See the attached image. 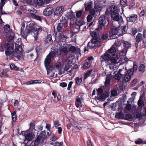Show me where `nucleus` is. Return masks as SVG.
I'll list each match as a JSON object with an SVG mask.
<instances>
[{"instance_id":"1","label":"nucleus","mask_w":146,"mask_h":146,"mask_svg":"<svg viewBox=\"0 0 146 146\" xmlns=\"http://www.w3.org/2000/svg\"><path fill=\"white\" fill-rule=\"evenodd\" d=\"M120 9L119 7L114 5L111 6L107 9L106 11V14L111 13V16L113 20L118 22L120 25L123 23V18L119 15Z\"/></svg>"},{"instance_id":"57","label":"nucleus","mask_w":146,"mask_h":146,"mask_svg":"<svg viewBox=\"0 0 146 146\" xmlns=\"http://www.w3.org/2000/svg\"><path fill=\"white\" fill-rule=\"evenodd\" d=\"M69 50L70 51L75 52L77 51V48L74 46H72L70 47Z\"/></svg>"},{"instance_id":"45","label":"nucleus","mask_w":146,"mask_h":146,"mask_svg":"<svg viewBox=\"0 0 146 146\" xmlns=\"http://www.w3.org/2000/svg\"><path fill=\"white\" fill-rule=\"evenodd\" d=\"M123 114L121 112H119L116 113L115 117L116 119H122L123 117Z\"/></svg>"},{"instance_id":"31","label":"nucleus","mask_w":146,"mask_h":146,"mask_svg":"<svg viewBox=\"0 0 146 146\" xmlns=\"http://www.w3.org/2000/svg\"><path fill=\"white\" fill-rule=\"evenodd\" d=\"M122 76H123L122 74L121 73H119V72H118L117 74L114 75V78L116 80H121Z\"/></svg>"},{"instance_id":"14","label":"nucleus","mask_w":146,"mask_h":146,"mask_svg":"<svg viewBox=\"0 0 146 146\" xmlns=\"http://www.w3.org/2000/svg\"><path fill=\"white\" fill-rule=\"evenodd\" d=\"M119 42L118 41H116L114 42V44L112 46L111 48L108 50V52L109 53H112L116 52V48L119 45Z\"/></svg>"},{"instance_id":"60","label":"nucleus","mask_w":146,"mask_h":146,"mask_svg":"<svg viewBox=\"0 0 146 146\" xmlns=\"http://www.w3.org/2000/svg\"><path fill=\"white\" fill-rule=\"evenodd\" d=\"M82 11L80 10L76 12V16L77 18L79 17L82 15Z\"/></svg>"},{"instance_id":"32","label":"nucleus","mask_w":146,"mask_h":146,"mask_svg":"<svg viewBox=\"0 0 146 146\" xmlns=\"http://www.w3.org/2000/svg\"><path fill=\"white\" fill-rule=\"evenodd\" d=\"M59 19L60 23H59L64 25V24H66L67 23V20L65 17L61 16L59 18Z\"/></svg>"},{"instance_id":"27","label":"nucleus","mask_w":146,"mask_h":146,"mask_svg":"<svg viewBox=\"0 0 146 146\" xmlns=\"http://www.w3.org/2000/svg\"><path fill=\"white\" fill-rule=\"evenodd\" d=\"M85 10L86 11H89L92 7L93 3L92 2H90L89 3H85Z\"/></svg>"},{"instance_id":"44","label":"nucleus","mask_w":146,"mask_h":146,"mask_svg":"<svg viewBox=\"0 0 146 146\" xmlns=\"http://www.w3.org/2000/svg\"><path fill=\"white\" fill-rule=\"evenodd\" d=\"M91 62L89 61L84 63L83 65V68L84 69H87L89 68L91 66Z\"/></svg>"},{"instance_id":"24","label":"nucleus","mask_w":146,"mask_h":146,"mask_svg":"<svg viewBox=\"0 0 146 146\" xmlns=\"http://www.w3.org/2000/svg\"><path fill=\"white\" fill-rule=\"evenodd\" d=\"M70 68V65L68 64H66L64 67V69L62 71V70H60L58 71V74L61 75L65 72V71L68 70Z\"/></svg>"},{"instance_id":"9","label":"nucleus","mask_w":146,"mask_h":146,"mask_svg":"<svg viewBox=\"0 0 146 146\" xmlns=\"http://www.w3.org/2000/svg\"><path fill=\"white\" fill-rule=\"evenodd\" d=\"M33 24H30L29 26H27L26 27V28L25 31L24 30L23 31V32L21 31V35L23 36V37L25 39H26L27 37L29 34L30 33H31L32 34V29L31 27L32 26Z\"/></svg>"},{"instance_id":"7","label":"nucleus","mask_w":146,"mask_h":146,"mask_svg":"<svg viewBox=\"0 0 146 146\" xmlns=\"http://www.w3.org/2000/svg\"><path fill=\"white\" fill-rule=\"evenodd\" d=\"M101 41V39L99 37L93 38L88 42V46L90 48H93L95 47H99L98 45Z\"/></svg>"},{"instance_id":"4","label":"nucleus","mask_w":146,"mask_h":146,"mask_svg":"<svg viewBox=\"0 0 146 146\" xmlns=\"http://www.w3.org/2000/svg\"><path fill=\"white\" fill-rule=\"evenodd\" d=\"M45 134V131H41L39 135L37 137L36 139L32 142L30 146H37L39 144L42 143L46 137Z\"/></svg>"},{"instance_id":"28","label":"nucleus","mask_w":146,"mask_h":146,"mask_svg":"<svg viewBox=\"0 0 146 146\" xmlns=\"http://www.w3.org/2000/svg\"><path fill=\"white\" fill-rule=\"evenodd\" d=\"M45 42L49 45L51 44L52 43L51 35H48L47 36L45 41Z\"/></svg>"},{"instance_id":"6","label":"nucleus","mask_w":146,"mask_h":146,"mask_svg":"<svg viewBox=\"0 0 146 146\" xmlns=\"http://www.w3.org/2000/svg\"><path fill=\"white\" fill-rule=\"evenodd\" d=\"M30 24H32V26H31V28L32 29V35L34 36L35 38V40H36L37 39V36L38 33L40 32L42 30V29L40 27H39L38 26H36V25L34 23H30Z\"/></svg>"},{"instance_id":"37","label":"nucleus","mask_w":146,"mask_h":146,"mask_svg":"<svg viewBox=\"0 0 146 146\" xmlns=\"http://www.w3.org/2000/svg\"><path fill=\"white\" fill-rule=\"evenodd\" d=\"M4 33H9L10 30V27L9 25H6L4 27Z\"/></svg>"},{"instance_id":"50","label":"nucleus","mask_w":146,"mask_h":146,"mask_svg":"<svg viewBox=\"0 0 146 146\" xmlns=\"http://www.w3.org/2000/svg\"><path fill=\"white\" fill-rule=\"evenodd\" d=\"M109 68L111 70L117 68V66L116 64L112 63L109 65Z\"/></svg>"},{"instance_id":"11","label":"nucleus","mask_w":146,"mask_h":146,"mask_svg":"<svg viewBox=\"0 0 146 146\" xmlns=\"http://www.w3.org/2000/svg\"><path fill=\"white\" fill-rule=\"evenodd\" d=\"M98 21L100 24L98 28L102 29L104 27L106 24L105 16H100L98 19Z\"/></svg>"},{"instance_id":"61","label":"nucleus","mask_w":146,"mask_h":146,"mask_svg":"<svg viewBox=\"0 0 146 146\" xmlns=\"http://www.w3.org/2000/svg\"><path fill=\"white\" fill-rule=\"evenodd\" d=\"M73 83V82L72 81H70L69 82L67 87V90H70Z\"/></svg>"},{"instance_id":"39","label":"nucleus","mask_w":146,"mask_h":146,"mask_svg":"<svg viewBox=\"0 0 146 146\" xmlns=\"http://www.w3.org/2000/svg\"><path fill=\"white\" fill-rule=\"evenodd\" d=\"M103 88L104 87L102 86L98 89L97 92V96H100L101 95L103 94L102 93L103 92Z\"/></svg>"},{"instance_id":"41","label":"nucleus","mask_w":146,"mask_h":146,"mask_svg":"<svg viewBox=\"0 0 146 146\" xmlns=\"http://www.w3.org/2000/svg\"><path fill=\"white\" fill-rule=\"evenodd\" d=\"M58 70V71L62 69V67L60 63V62H57L55 64V67Z\"/></svg>"},{"instance_id":"58","label":"nucleus","mask_w":146,"mask_h":146,"mask_svg":"<svg viewBox=\"0 0 146 146\" xmlns=\"http://www.w3.org/2000/svg\"><path fill=\"white\" fill-rule=\"evenodd\" d=\"M36 3L38 5H42L44 4L43 0H37Z\"/></svg>"},{"instance_id":"53","label":"nucleus","mask_w":146,"mask_h":146,"mask_svg":"<svg viewBox=\"0 0 146 146\" xmlns=\"http://www.w3.org/2000/svg\"><path fill=\"white\" fill-rule=\"evenodd\" d=\"M111 96H115L117 95V91L115 90H113L111 91Z\"/></svg>"},{"instance_id":"38","label":"nucleus","mask_w":146,"mask_h":146,"mask_svg":"<svg viewBox=\"0 0 146 146\" xmlns=\"http://www.w3.org/2000/svg\"><path fill=\"white\" fill-rule=\"evenodd\" d=\"M124 46L126 49L129 48L131 46V44L127 41H124L123 42Z\"/></svg>"},{"instance_id":"30","label":"nucleus","mask_w":146,"mask_h":146,"mask_svg":"<svg viewBox=\"0 0 146 146\" xmlns=\"http://www.w3.org/2000/svg\"><path fill=\"white\" fill-rule=\"evenodd\" d=\"M65 27L64 25L59 23L56 27L57 30L58 32H61L62 31L63 28Z\"/></svg>"},{"instance_id":"43","label":"nucleus","mask_w":146,"mask_h":146,"mask_svg":"<svg viewBox=\"0 0 146 146\" xmlns=\"http://www.w3.org/2000/svg\"><path fill=\"white\" fill-rule=\"evenodd\" d=\"M125 119L129 121H132L133 119L132 115L130 114H126L125 116Z\"/></svg>"},{"instance_id":"5","label":"nucleus","mask_w":146,"mask_h":146,"mask_svg":"<svg viewBox=\"0 0 146 146\" xmlns=\"http://www.w3.org/2000/svg\"><path fill=\"white\" fill-rule=\"evenodd\" d=\"M14 44L13 43L9 42L6 43L5 47L7 48L5 51L6 55L7 56H9L12 58H15V56L12 54L14 51Z\"/></svg>"},{"instance_id":"51","label":"nucleus","mask_w":146,"mask_h":146,"mask_svg":"<svg viewBox=\"0 0 146 146\" xmlns=\"http://www.w3.org/2000/svg\"><path fill=\"white\" fill-rule=\"evenodd\" d=\"M133 68L131 69L130 70H132L133 71V73H134V71H136L137 69V63L136 62H134L133 64Z\"/></svg>"},{"instance_id":"3","label":"nucleus","mask_w":146,"mask_h":146,"mask_svg":"<svg viewBox=\"0 0 146 146\" xmlns=\"http://www.w3.org/2000/svg\"><path fill=\"white\" fill-rule=\"evenodd\" d=\"M55 54L54 52H51L48 55L44 61L45 66L46 67L48 74L53 70V67L50 65L51 59H54L55 57Z\"/></svg>"},{"instance_id":"20","label":"nucleus","mask_w":146,"mask_h":146,"mask_svg":"<svg viewBox=\"0 0 146 146\" xmlns=\"http://www.w3.org/2000/svg\"><path fill=\"white\" fill-rule=\"evenodd\" d=\"M113 77L112 75L110 74L107 75L106 78V81L105 82V85L106 86H108L110 84V81Z\"/></svg>"},{"instance_id":"22","label":"nucleus","mask_w":146,"mask_h":146,"mask_svg":"<svg viewBox=\"0 0 146 146\" xmlns=\"http://www.w3.org/2000/svg\"><path fill=\"white\" fill-rule=\"evenodd\" d=\"M82 98L78 97L76 98L75 104L77 108H79L82 106Z\"/></svg>"},{"instance_id":"18","label":"nucleus","mask_w":146,"mask_h":146,"mask_svg":"<svg viewBox=\"0 0 146 146\" xmlns=\"http://www.w3.org/2000/svg\"><path fill=\"white\" fill-rule=\"evenodd\" d=\"M121 31L120 30L118 31V29L117 28H113L112 29L111 33L110 35V37L111 39H114L116 37L115 36L117 35L119 33V31Z\"/></svg>"},{"instance_id":"33","label":"nucleus","mask_w":146,"mask_h":146,"mask_svg":"<svg viewBox=\"0 0 146 146\" xmlns=\"http://www.w3.org/2000/svg\"><path fill=\"white\" fill-rule=\"evenodd\" d=\"M118 59V57L117 56H113L111 58V62L112 63L116 64L118 63L117 59Z\"/></svg>"},{"instance_id":"21","label":"nucleus","mask_w":146,"mask_h":146,"mask_svg":"<svg viewBox=\"0 0 146 146\" xmlns=\"http://www.w3.org/2000/svg\"><path fill=\"white\" fill-rule=\"evenodd\" d=\"M64 8L63 7L60 6L57 7L54 11V14L55 15H59L63 12Z\"/></svg>"},{"instance_id":"36","label":"nucleus","mask_w":146,"mask_h":146,"mask_svg":"<svg viewBox=\"0 0 146 146\" xmlns=\"http://www.w3.org/2000/svg\"><path fill=\"white\" fill-rule=\"evenodd\" d=\"M135 143L137 144L142 143L145 144L146 143V141H145L143 140L140 138H138L135 141Z\"/></svg>"},{"instance_id":"48","label":"nucleus","mask_w":146,"mask_h":146,"mask_svg":"<svg viewBox=\"0 0 146 146\" xmlns=\"http://www.w3.org/2000/svg\"><path fill=\"white\" fill-rule=\"evenodd\" d=\"M16 114V112L15 111H14L11 113L12 119L13 122H15L17 119V117Z\"/></svg>"},{"instance_id":"8","label":"nucleus","mask_w":146,"mask_h":146,"mask_svg":"<svg viewBox=\"0 0 146 146\" xmlns=\"http://www.w3.org/2000/svg\"><path fill=\"white\" fill-rule=\"evenodd\" d=\"M132 70H129L124 76L122 77L121 80V81L122 82H127L131 78V77L133 74V72Z\"/></svg>"},{"instance_id":"46","label":"nucleus","mask_w":146,"mask_h":146,"mask_svg":"<svg viewBox=\"0 0 146 146\" xmlns=\"http://www.w3.org/2000/svg\"><path fill=\"white\" fill-rule=\"evenodd\" d=\"M76 23L79 25L80 27L85 24L84 21L83 19H81L79 21H78Z\"/></svg>"},{"instance_id":"34","label":"nucleus","mask_w":146,"mask_h":146,"mask_svg":"<svg viewBox=\"0 0 146 146\" xmlns=\"http://www.w3.org/2000/svg\"><path fill=\"white\" fill-rule=\"evenodd\" d=\"M82 81V78L80 77H76L75 79L76 83L77 85H79Z\"/></svg>"},{"instance_id":"19","label":"nucleus","mask_w":146,"mask_h":146,"mask_svg":"<svg viewBox=\"0 0 146 146\" xmlns=\"http://www.w3.org/2000/svg\"><path fill=\"white\" fill-rule=\"evenodd\" d=\"M108 96V93L106 92L101 95L100 96L96 97V98L100 101H104L105 99Z\"/></svg>"},{"instance_id":"13","label":"nucleus","mask_w":146,"mask_h":146,"mask_svg":"<svg viewBox=\"0 0 146 146\" xmlns=\"http://www.w3.org/2000/svg\"><path fill=\"white\" fill-rule=\"evenodd\" d=\"M54 12V9L52 7H47L43 11L44 15L46 16H49L51 15Z\"/></svg>"},{"instance_id":"52","label":"nucleus","mask_w":146,"mask_h":146,"mask_svg":"<svg viewBox=\"0 0 146 146\" xmlns=\"http://www.w3.org/2000/svg\"><path fill=\"white\" fill-rule=\"evenodd\" d=\"M40 80H31L29 82V83L28 84H35L36 83H40Z\"/></svg>"},{"instance_id":"26","label":"nucleus","mask_w":146,"mask_h":146,"mask_svg":"<svg viewBox=\"0 0 146 146\" xmlns=\"http://www.w3.org/2000/svg\"><path fill=\"white\" fill-rule=\"evenodd\" d=\"M28 13L30 14L32 18L34 16L36 13V10L33 8L28 9Z\"/></svg>"},{"instance_id":"42","label":"nucleus","mask_w":146,"mask_h":146,"mask_svg":"<svg viewBox=\"0 0 146 146\" xmlns=\"http://www.w3.org/2000/svg\"><path fill=\"white\" fill-rule=\"evenodd\" d=\"M72 125L73 127H74L76 129L80 130L81 129L82 127H80L78 123L76 122H74L73 123Z\"/></svg>"},{"instance_id":"40","label":"nucleus","mask_w":146,"mask_h":146,"mask_svg":"<svg viewBox=\"0 0 146 146\" xmlns=\"http://www.w3.org/2000/svg\"><path fill=\"white\" fill-rule=\"evenodd\" d=\"M92 71V70H90L88 71L86 73L84 74V80L86 79L88 77L90 76Z\"/></svg>"},{"instance_id":"64","label":"nucleus","mask_w":146,"mask_h":146,"mask_svg":"<svg viewBox=\"0 0 146 146\" xmlns=\"http://www.w3.org/2000/svg\"><path fill=\"white\" fill-rule=\"evenodd\" d=\"M108 35L107 34H104L102 35V38L103 40H106L108 38Z\"/></svg>"},{"instance_id":"25","label":"nucleus","mask_w":146,"mask_h":146,"mask_svg":"<svg viewBox=\"0 0 146 146\" xmlns=\"http://www.w3.org/2000/svg\"><path fill=\"white\" fill-rule=\"evenodd\" d=\"M137 17V15H131L129 17L127 18V20L128 22H135Z\"/></svg>"},{"instance_id":"62","label":"nucleus","mask_w":146,"mask_h":146,"mask_svg":"<svg viewBox=\"0 0 146 146\" xmlns=\"http://www.w3.org/2000/svg\"><path fill=\"white\" fill-rule=\"evenodd\" d=\"M92 19V15H89L87 17V20L89 22H91Z\"/></svg>"},{"instance_id":"10","label":"nucleus","mask_w":146,"mask_h":146,"mask_svg":"<svg viewBox=\"0 0 146 146\" xmlns=\"http://www.w3.org/2000/svg\"><path fill=\"white\" fill-rule=\"evenodd\" d=\"M15 52L17 53H20L22 51V43L21 41V39L18 38L15 43Z\"/></svg>"},{"instance_id":"59","label":"nucleus","mask_w":146,"mask_h":146,"mask_svg":"<svg viewBox=\"0 0 146 146\" xmlns=\"http://www.w3.org/2000/svg\"><path fill=\"white\" fill-rule=\"evenodd\" d=\"M91 36H92L93 38H97L96 37L97 36V33L96 32L92 31L90 33Z\"/></svg>"},{"instance_id":"56","label":"nucleus","mask_w":146,"mask_h":146,"mask_svg":"<svg viewBox=\"0 0 146 146\" xmlns=\"http://www.w3.org/2000/svg\"><path fill=\"white\" fill-rule=\"evenodd\" d=\"M3 6H2L0 5V14L3 15V14H6L7 13L3 10Z\"/></svg>"},{"instance_id":"16","label":"nucleus","mask_w":146,"mask_h":146,"mask_svg":"<svg viewBox=\"0 0 146 146\" xmlns=\"http://www.w3.org/2000/svg\"><path fill=\"white\" fill-rule=\"evenodd\" d=\"M67 18L70 21V22L73 23L74 21H76L75 14L73 12H69L66 14Z\"/></svg>"},{"instance_id":"63","label":"nucleus","mask_w":146,"mask_h":146,"mask_svg":"<svg viewBox=\"0 0 146 146\" xmlns=\"http://www.w3.org/2000/svg\"><path fill=\"white\" fill-rule=\"evenodd\" d=\"M90 13L94 17L95 15V11L94 10L92 9L90 10Z\"/></svg>"},{"instance_id":"12","label":"nucleus","mask_w":146,"mask_h":146,"mask_svg":"<svg viewBox=\"0 0 146 146\" xmlns=\"http://www.w3.org/2000/svg\"><path fill=\"white\" fill-rule=\"evenodd\" d=\"M145 33L144 32L143 35L142 34L140 33H138L137 35L135 38L136 42L135 43V46L136 48H137L138 47V43L140 41L143 39V37L145 36Z\"/></svg>"},{"instance_id":"17","label":"nucleus","mask_w":146,"mask_h":146,"mask_svg":"<svg viewBox=\"0 0 146 146\" xmlns=\"http://www.w3.org/2000/svg\"><path fill=\"white\" fill-rule=\"evenodd\" d=\"M70 26L71 27L72 29L74 32L77 33L79 31L80 27L76 23H73L70 22Z\"/></svg>"},{"instance_id":"55","label":"nucleus","mask_w":146,"mask_h":146,"mask_svg":"<svg viewBox=\"0 0 146 146\" xmlns=\"http://www.w3.org/2000/svg\"><path fill=\"white\" fill-rule=\"evenodd\" d=\"M145 66L143 64H141L139 67V70L141 72H143L144 71Z\"/></svg>"},{"instance_id":"15","label":"nucleus","mask_w":146,"mask_h":146,"mask_svg":"<svg viewBox=\"0 0 146 146\" xmlns=\"http://www.w3.org/2000/svg\"><path fill=\"white\" fill-rule=\"evenodd\" d=\"M94 9L97 12H99L101 10L102 7L104 6L102 2L95 1Z\"/></svg>"},{"instance_id":"2","label":"nucleus","mask_w":146,"mask_h":146,"mask_svg":"<svg viewBox=\"0 0 146 146\" xmlns=\"http://www.w3.org/2000/svg\"><path fill=\"white\" fill-rule=\"evenodd\" d=\"M66 38L64 35L61 33H59L58 36L56 38V40L58 42L57 47L60 50V55L63 53L65 54L67 51V44L64 42Z\"/></svg>"},{"instance_id":"23","label":"nucleus","mask_w":146,"mask_h":146,"mask_svg":"<svg viewBox=\"0 0 146 146\" xmlns=\"http://www.w3.org/2000/svg\"><path fill=\"white\" fill-rule=\"evenodd\" d=\"M35 135L32 133H27L25 136V139L28 141H30L32 140L34 137Z\"/></svg>"},{"instance_id":"49","label":"nucleus","mask_w":146,"mask_h":146,"mask_svg":"<svg viewBox=\"0 0 146 146\" xmlns=\"http://www.w3.org/2000/svg\"><path fill=\"white\" fill-rule=\"evenodd\" d=\"M138 105L139 107L142 108L144 105V102L140 99V98L138 101Z\"/></svg>"},{"instance_id":"35","label":"nucleus","mask_w":146,"mask_h":146,"mask_svg":"<svg viewBox=\"0 0 146 146\" xmlns=\"http://www.w3.org/2000/svg\"><path fill=\"white\" fill-rule=\"evenodd\" d=\"M30 127L28 130V131L31 132H33L35 130V125L34 123H30Z\"/></svg>"},{"instance_id":"47","label":"nucleus","mask_w":146,"mask_h":146,"mask_svg":"<svg viewBox=\"0 0 146 146\" xmlns=\"http://www.w3.org/2000/svg\"><path fill=\"white\" fill-rule=\"evenodd\" d=\"M10 68L11 70H19V68L15 66L13 64H11L10 65Z\"/></svg>"},{"instance_id":"54","label":"nucleus","mask_w":146,"mask_h":146,"mask_svg":"<svg viewBox=\"0 0 146 146\" xmlns=\"http://www.w3.org/2000/svg\"><path fill=\"white\" fill-rule=\"evenodd\" d=\"M54 127L57 128L60 125L59 122L58 121H54Z\"/></svg>"},{"instance_id":"29","label":"nucleus","mask_w":146,"mask_h":146,"mask_svg":"<svg viewBox=\"0 0 146 146\" xmlns=\"http://www.w3.org/2000/svg\"><path fill=\"white\" fill-rule=\"evenodd\" d=\"M102 58L105 60L108 61L111 58V56L107 53H105L102 56Z\"/></svg>"}]
</instances>
